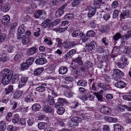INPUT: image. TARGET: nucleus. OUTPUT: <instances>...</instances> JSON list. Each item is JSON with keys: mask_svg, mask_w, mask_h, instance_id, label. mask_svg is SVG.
<instances>
[{"mask_svg": "<svg viewBox=\"0 0 131 131\" xmlns=\"http://www.w3.org/2000/svg\"><path fill=\"white\" fill-rule=\"evenodd\" d=\"M56 22L54 21L52 22L51 20L47 19L44 20L41 24V25L44 28L47 27L48 28H51L54 26V24Z\"/></svg>", "mask_w": 131, "mask_h": 131, "instance_id": "obj_1", "label": "nucleus"}, {"mask_svg": "<svg viewBox=\"0 0 131 131\" xmlns=\"http://www.w3.org/2000/svg\"><path fill=\"white\" fill-rule=\"evenodd\" d=\"M87 9L89 11L88 14V17H91L95 15L96 10L95 8L91 6H88Z\"/></svg>", "mask_w": 131, "mask_h": 131, "instance_id": "obj_2", "label": "nucleus"}, {"mask_svg": "<svg viewBox=\"0 0 131 131\" xmlns=\"http://www.w3.org/2000/svg\"><path fill=\"white\" fill-rule=\"evenodd\" d=\"M100 110L101 113L105 115L109 114L111 112V109L109 107L104 105H103Z\"/></svg>", "mask_w": 131, "mask_h": 131, "instance_id": "obj_3", "label": "nucleus"}, {"mask_svg": "<svg viewBox=\"0 0 131 131\" xmlns=\"http://www.w3.org/2000/svg\"><path fill=\"white\" fill-rule=\"evenodd\" d=\"M12 76H3L2 79V83L4 85L8 84L10 82Z\"/></svg>", "mask_w": 131, "mask_h": 131, "instance_id": "obj_4", "label": "nucleus"}, {"mask_svg": "<svg viewBox=\"0 0 131 131\" xmlns=\"http://www.w3.org/2000/svg\"><path fill=\"white\" fill-rule=\"evenodd\" d=\"M38 85L40 86L38 87L35 89L36 91L39 92H42L46 90V87L45 86L46 84L45 83H39Z\"/></svg>", "mask_w": 131, "mask_h": 131, "instance_id": "obj_5", "label": "nucleus"}, {"mask_svg": "<svg viewBox=\"0 0 131 131\" xmlns=\"http://www.w3.org/2000/svg\"><path fill=\"white\" fill-rule=\"evenodd\" d=\"M13 73L12 71H10L7 68H5L2 70L0 73V75L3 76H13Z\"/></svg>", "mask_w": 131, "mask_h": 131, "instance_id": "obj_6", "label": "nucleus"}, {"mask_svg": "<svg viewBox=\"0 0 131 131\" xmlns=\"http://www.w3.org/2000/svg\"><path fill=\"white\" fill-rule=\"evenodd\" d=\"M58 103L55 104V107L56 108H58V106H62L64 103H67V101L65 99L62 98H59L58 99Z\"/></svg>", "mask_w": 131, "mask_h": 131, "instance_id": "obj_7", "label": "nucleus"}, {"mask_svg": "<svg viewBox=\"0 0 131 131\" xmlns=\"http://www.w3.org/2000/svg\"><path fill=\"white\" fill-rule=\"evenodd\" d=\"M38 51V49L35 46H34L29 49L27 51V53L28 55L31 56L37 53Z\"/></svg>", "mask_w": 131, "mask_h": 131, "instance_id": "obj_8", "label": "nucleus"}, {"mask_svg": "<svg viewBox=\"0 0 131 131\" xmlns=\"http://www.w3.org/2000/svg\"><path fill=\"white\" fill-rule=\"evenodd\" d=\"M10 17L9 15L7 14L3 16L1 19V22L5 25L8 24L10 22Z\"/></svg>", "mask_w": 131, "mask_h": 131, "instance_id": "obj_9", "label": "nucleus"}, {"mask_svg": "<svg viewBox=\"0 0 131 131\" xmlns=\"http://www.w3.org/2000/svg\"><path fill=\"white\" fill-rule=\"evenodd\" d=\"M47 60L43 58H37L35 61V63L38 65H43L45 64Z\"/></svg>", "mask_w": 131, "mask_h": 131, "instance_id": "obj_10", "label": "nucleus"}, {"mask_svg": "<svg viewBox=\"0 0 131 131\" xmlns=\"http://www.w3.org/2000/svg\"><path fill=\"white\" fill-rule=\"evenodd\" d=\"M71 121L75 124L73 125L74 126H77L78 125V124L82 121L81 118L78 116H75L71 119Z\"/></svg>", "mask_w": 131, "mask_h": 131, "instance_id": "obj_11", "label": "nucleus"}, {"mask_svg": "<svg viewBox=\"0 0 131 131\" xmlns=\"http://www.w3.org/2000/svg\"><path fill=\"white\" fill-rule=\"evenodd\" d=\"M76 51L75 49H72L70 50L64 56L66 59H68L72 57L76 53Z\"/></svg>", "mask_w": 131, "mask_h": 131, "instance_id": "obj_12", "label": "nucleus"}, {"mask_svg": "<svg viewBox=\"0 0 131 131\" xmlns=\"http://www.w3.org/2000/svg\"><path fill=\"white\" fill-rule=\"evenodd\" d=\"M115 86L119 88H122L125 87L126 85V83L122 81H120L115 84Z\"/></svg>", "mask_w": 131, "mask_h": 131, "instance_id": "obj_13", "label": "nucleus"}, {"mask_svg": "<svg viewBox=\"0 0 131 131\" xmlns=\"http://www.w3.org/2000/svg\"><path fill=\"white\" fill-rule=\"evenodd\" d=\"M73 61L74 62L77 63L80 66H83V64L82 60V58L79 56L77 58L73 60Z\"/></svg>", "mask_w": 131, "mask_h": 131, "instance_id": "obj_14", "label": "nucleus"}, {"mask_svg": "<svg viewBox=\"0 0 131 131\" xmlns=\"http://www.w3.org/2000/svg\"><path fill=\"white\" fill-rule=\"evenodd\" d=\"M113 72L114 73L117 77H122L124 75V73L118 69L114 70Z\"/></svg>", "mask_w": 131, "mask_h": 131, "instance_id": "obj_15", "label": "nucleus"}, {"mask_svg": "<svg viewBox=\"0 0 131 131\" xmlns=\"http://www.w3.org/2000/svg\"><path fill=\"white\" fill-rule=\"evenodd\" d=\"M129 12L127 10L123 11L121 14V18L123 19L127 18L129 15Z\"/></svg>", "mask_w": 131, "mask_h": 131, "instance_id": "obj_16", "label": "nucleus"}, {"mask_svg": "<svg viewBox=\"0 0 131 131\" xmlns=\"http://www.w3.org/2000/svg\"><path fill=\"white\" fill-rule=\"evenodd\" d=\"M43 13L41 10H36L34 16L36 18H40V16L41 15H42Z\"/></svg>", "mask_w": 131, "mask_h": 131, "instance_id": "obj_17", "label": "nucleus"}, {"mask_svg": "<svg viewBox=\"0 0 131 131\" xmlns=\"http://www.w3.org/2000/svg\"><path fill=\"white\" fill-rule=\"evenodd\" d=\"M106 122H116L117 121L116 119L110 116H106L104 118Z\"/></svg>", "mask_w": 131, "mask_h": 131, "instance_id": "obj_18", "label": "nucleus"}, {"mask_svg": "<svg viewBox=\"0 0 131 131\" xmlns=\"http://www.w3.org/2000/svg\"><path fill=\"white\" fill-rule=\"evenodd\" d=\"M68 68L66 67H60L58 71L60 74H63L66 73L68 71Z\"/></svg>", "mask_w": 131, "mask_h": 131, "instance_id": "obj_19", "label": "nucleus"}, {"mask_svg": "<svg viewBox=\"0 0 131 131\" xmlns=\"http://www.w3.org/2000/svg\"><path fill=\"white\" fill-rule=\"evenodd\" d=\"M43 70L44 68L43 67L38 68L35 70L34 74L35 75H38L42 73Z\"/></svg>", "mask_w": 131, "mask_h": 131, "instance_id": "obj_20", "label": "nucleus"}, {"mask_svg": "<svg viewBox=\"0 0 131 131\" xmlns=\"http://www.w3.org/2000/svg\"><path fill=\"white\" fill-rule=\"evenodd\" d=\"M6 124L5 122L3 121H0V131H4L6 129Z\"/></svg>", "mask_w": 131, "mask_h": 131, "instance_id": "obj_21", "label": "nucleus"}, {"mask_svg": "<svg viewBox=\"0 0 131 131\" xmlns=\"http://www.w3.org/2000/svg\"><path fill=\"white\" fill-rule=\"evenodd\" d=\"M96 45L95 42L94 41H91L89 45L88 46V49L89 50H91L96 48Z\"/></svg>", "mask_w": 131, "mask_h": 131, "instance_id": "obj_22", "label": "nucleus"}, {"mask_svg": "<svg viewBox=\"0 0 131 131\" xmlns=\"http://www.w3.org/2000/svg\"><path fill=\"white\" fill-rule=\"evenodd\" d=\"M41 108L40 105L39 104L35 103L32 106V110L34 111H39Z\"/></svg>", "mask_w": 131, "mask_h": 131, "instance_id": "obj_23", "label": "nucleus"}, {"mask_svg": "<svg viewBox=\"0 0 131 131\" xmlns=\"http://www.w3.org/2000/svg\"><path fill=\"white\" fill-rule=\"evenodd\" d=\"M123 127L119 124H115L114 125V129L115 131H122Z\"/></svg>", "mask_w": 131, "mask_h": 131, "instance_id": "obj_24", "label": "nucleus"}, {"mask_svg": "<svg viewBox=\"0 0 131 131\" xmlns=\"http://www.w3.org/2000/svg\"><path fill=\"white\" fill-rule=\"evenodd\" d=\"M19 80V77L18 74H15L13 76L12 80V82L13 83L17 82Z\"/></svg>", "mask_w": 131, "mask_h": 131, "instance_id": "obj_25", "label": "nucleus"}, {"mask_svg": "<svg viewBox=\"0 0 131 131\" xmlns=\"http://www.w3.org/2000/svg\"><path fill=\"white\" fill-rule=\"evenodd\" d=\"M101 0H94L93 4L96 8H98L100 7Z\"/></svg>", "mask_w": 131, "mask_h": 131, "instance_id": "obj_26", "label": "nucleus"}, {"mask_svg": "<svg viewBox=\"0 0 131 131\" xmlns=\"http://www.w3.org/2000/svg\"><path fill=\"white\" fill-rule=\"evenodd\" d=\"M19 115L16 114L14 115V117L12 119V122L14 124L17 123L19 121Z\"/></svg>", "mask_w": 131, "mask_h": 131, "instance_id": "obj_27", "label": "nucleus"}, {"mask_svg": "<svg viewBox=\"0 0 131 131\" xmlns=\"http://www.w3.org/2000/svg\"><path fill=\"white\" fill-rule=\"evenodd\" d=\"M82 31L80 29H78L74 30L72 34V36L73 37H76L80 35Z\"/></svg>", "mask_w": 131, "mask_h": 131, "instance_id": "obj_28", "label": "nucleus"}, {"mask_svg": "<svg viewBox=\"0 0 131 131\" xmlns=\"http://www.w3.org/2000/svg\"><path fill=\"white\" fill-rule=\"evenodd\" d=\"M23 57V54L21 53L16 54L14 58V60L16 61L20 60Z\"/></svg>", "mask_w": 131, "mask_h": 131, "instance_id": "obj_29", "label": "nucleus"}, {"mask_svg": "<svg viewBox=\"0 0 131 131\" xmlns=\"http://www.w3.org/2000/svg\"><path fill=\"white\" fill-rule=\"evenodd\" d=\"M23 93V92L21 91L16 92L14 94L13 97L15 99H17L19 98Z\"/></svg>", "mask_w": 131, "mask_h": 131, "instance_id": "obj_30", "label": "nucleus"}, {"mask_svg": "<svg viewBox=\"0 0 131 131\" xmlns=\"http://www.w3.org/2000/svg\"><path fill=\"white\" fill-rule=\"evenodd\" d=\"M24 27V26L23 24H22L19 26L17 30L18 33L20 34H23L25 31Z\"/></svg>", "mask_w": 131, "mask_h": 131, "instance_id": "obj_31", "label": "nucleus"}, {"mask_svg": "<svg viewBox=\"0 0 131 131\" xmlns=\"http://www.w3.org/2000/svg\"><path fill=\"white\" fill-rule=\"evenodd\" d=\"M77 84L78 85L82 86H86L87 84L86 81L83 80L78 81L77 82Z\"/></svg>", "mask_w": 131, "mask_h": 131, "instance_id": "obj_32", "label": "nucleus"}, {"mask_svg": "<svg viewBox=\"0 0 131 131\" xmlns=\"http://www.w3.org/2000/svg\"><path fill=\"white\" fill-rule=\"evenodd\" d=\"M24 101L27 103L30 102L31 101H34V100L31 98L29 95H28L25 97L24 99Z\"/></svg>", "mask_w": 131, "mask_h": 131, "instance_id": "obj_33", "label": "nucleus"}, {"mask_svg": "<svg viewBox=\"0 0 131 131\" xmlns=\"http://www.w3.org/2000/svg\"><path fill=\"white\" fill-rule=\"evenodd\" d=\"M44 41L46 44L49 46L50 47H51V48H52V46L53 45L52 44H54V43L51 40L46 38L45 39Z\"/></svg>", "mask_w": 131, "mask_h": 131, "instance_id": "obj_34", "label": "nucleus"}, {"mask_svg": "<svg viewBox=\"0 0 131 131\" xmlns=\"http://www.w3.org/2000/svg\"><path fill=\"white\" fill-rule=\"evenodd\" d=\"M10 6L9 5H6L1 8L2 11L4 12H6L10 9Z\"/></svg>", "mask_w": 131, "mask_h": 131, "instance_id": "obj_35", "label": "nucleus"}, {"mask_svg": "<svg viewBox=\"0 0 131 131\" xmlns=\"http://www.w3.org/2000/svg\"><path fill=\"white\" fill-rule=\"evenodd\" d=\"M5 36V34L4 33H2L0 29V44L4 40Z\"/></svg>", "mask_w": 131, "mask_h": 131, "instance_id": "obj_36", "label": "nucleus"}, {"mask_svg": "<svg viewBox=\"0 0 131 131\" xmlns=\"http://www.w3.org/2000/svg\"><path fill=\"white\" fill-rule=\"evenodd\" d=\"M29 68V64L26 62H23L21 65V69L22 71H24L27 69Z\"/></svg>", "mask_w": 131, "mask_h": 131, "instance_id": "obj_37", "label": "nucleus"}, {"mask_svg": "<svg viewBox=\"0 0 131 131\" xmlns=\"http://www.w3.org/2000/svg\"><path fill=\"white\" fill-rule=\"evenodd\" d=\"M96 33L92 30H90L88 31L86 33V36L88 37H94Z\"/></svg>", "mask_w": 131, "mask_h": 131, "instance_id": "obj_38", "label": "nucleus"}, {"mask_svg": "<svg viewBox=\"0 0 131 131\" xmlns=\"http://www.w3.org/2000/svg\"><path fill=\"white\" fill-rule=\"evenodd\" d=\"M75 94L71 91H67L64 93V95L66 97L71 98Z\"/></svg>", "mask_w": 131, "mask_h": 131, "instance_id": "obj_39", "label": "nucleus"}, {"mask_svg": "<svg viewBox=\"0 0 131 131\" xmlns=\"http://www.w3.org/2000/svg\"><path fill=\"white\" fill-rule=\"evenodd\" d=\"M121 37V35L119 33H117L115 34L113 36V39L115 41H117Z\"/></svg>", "mask_w": 131, "mask_h": 131, "instance_id": "obj_40", "label": "nucleus"}, {"mask_svg": "<svg viewBox=\"0 0 131 131\" xmlns=\"http://www.w3.org/2000/svg\"><path fill=\"white\" fill-rule=\"evenodd\" d=\"M80 105V104L78 102L74 101L72 102L71 107L72 108L77 109Z\"/></svg>", "mask_w": 131, "mask_h": 131, "instance_id": "obj_41", "label": "nucleus"}, {"mask_svg": "<svg viewBox=\"0 0 131 131\" xmlns=\"http://www.w3.org/2000/svg\"><path fill=\"white\" fill-rule=\"evenodd\" d=\"M18 25V23L15 22L12 24L10 26V32H12L13 30L16 29V27Z\"/></svg>", "mask_w": 131, "mask_h": 131, "instance_id": "obj_42", "label": "nucleus"}, {"mask_svg": "<svg viewBox=\"0 0 131 131\" xmlns=\"http://www.w3.org/2000/svg\"><path fill=\"white\" fill-rule=\"evenodd\" d=\"M74 16L73 14L72 13L67 14L64 16V18L66 20H70Z\"/></svg>", "mask_w": 131, "mask_h": 131, "instance_id": "obj_43", "label": "nucleus"}, {"mask_svg": "<svg viewBox=\"0 0 131 131\" xmlns=\"http://www.w3.org/2000/svg\"><path fill=\"white\" fill-rule=\"evenodd\" d=\"M59 107L57 111V113L59 115L63 114L65 112V109L63 107Z\"/></svg>", "mask_w": 131, "mask_h": 131, "instance_id": "obj_44", "label": "nucleus"}, {"mask_svg": "<svg viewBox=\"0 0 131 131\" xmlns=\"http://www.w3.org/2000/svg\"><path fill=\"white\" fill-rule=\"evenodd\" d=\"M128 95H125L123 97V99L125 100L128 101H131V92L128 94Z\"/></svg>", "mask_w": 131, "mask_h": 131, "instance_id": "obj_45", "label": "nucleus"}, {"mask_svg": "<svg viewBox=\"0 0 131 131\" xmlns=\"http://www.w3.org/2000/svg\"><path fill=\"white\" fill-rule=\"evenodd\" d=\"M44 110L45 112L47 113H51L52 111V109L51 107L48 106H45Z\"/></svg>", "mask_w": 131, "mask_h": 131, "instance_id": "obj_46", "label": "nucleus"}, {"mask_svg": "<svg viewBox=\"0 0 131 131\" xmlns=\"http://www.w3.org/2000/svg\"><path fill=\"white\" fill-rule=\"evenodd\" d=\"M13 89V86L11 85L9 86L8 89H6L5 90L6 91V93L7 94H8L12 92Z\"/></svg>", "mask_w": 131, "mask_h": 131, "instance_id": "obj_47", "label": "nucleus"}, {"mask_svg": "<svg viewBox=\"0 0 131 131\" xmlns=\"http://www.w3.org/2000/svg\"><path fill=\"white\" fill-rule=\"evenodd\" d=\"M64 47L67 49H69L71 48L70 41H68L65 42Z\"/></svg>", "mask_w": 131, "mask_h": 131, "instance_id": "obj_48", "label": "nucleus"}, {"mask_svg": "<svg viewBox=\"0 0 131 131\" xmlns=\"http://www.w3.org/2000/svg\"><path fill=\"white\" fill-rule=\"evenodd\" d=\"M46 123L45 122H40L38 123V127L39 128L41 129H43L45 127V125L46 124Z\"/></svg>", "mask_w": 131, "mask_h": 131, "instance_id": "obj_49", "label": "nucleus"}, {"mask_svg": "<svg viewBox=\"0 0 131 131\" xmlns=\"http://www.w3.org/2000/svg\"><path fill=\"white\" fill-rule=\"evenodd\" d=\"M34 61V59L33 57H31L27 60L26 62L28 63L29 65H31Z\"/></svg>", "mask_w": 131, "mask_h": 131, "instance_id": "obj_50", "label": "nucleus"}, {"mask_svg": "<svg viewBox=\"0 0 131 131\" xmlns=\"http://www.w3.org/2000/svg\"><path fill=\"white\" fill-rule=\"evenodd\" d=\"M95 95L97 98V100L99 102H102L103 101V97L102 96L101 94L99 93H96Z\"/></svg>", "mask_w": 131, "mask_h": 131, "instance_id": "obj_51", "label": "nucleus"}, {"mask_svg": "<svg viewBox=\"0 0 131 131\" xmlns=\"http://www.w3.org/2000/svg\"><path fill=\"white\" fill-rule=\"evenodd\" d=\"M5 48L6 49L7 51L9 52H12L13 50L14 47L12 45H10L8 47V46L6 45L5 46Z\"/></svg>", "mask_w": 131, "mask_h": 131, "instance_id": "obj_52", "label": "nucleus"}, {"mask_svg": "<svg viewBox=\"0 0 131 131\" xmlns=\"http://www.w3.org/2000/svg\"><path fill=\"white\" fill-rule=\"evenodd\" d=\"M34 123V119L32 118H29L27 121V123L29 126L32 125Z\"/></svg>", "mask_w": 131, "mask_h": 131, "instance_id": "obj_53", "label": "nucleus"}, {"mask_svg": "<svg viewBox=\"0 0 131 131\" xmlns=\"http://www.w3.org/2000/svg\"><path fill=\"white\" fill-rule=\"evenodd\" d=\"M48 103L50 105H54L55 102L53 98L52 97H49L48 100Z\"/></svg>", "mask_w": 131, "mask_h": 131, "instance_id": "obj_54", "label": "nucleus"}, {"mask_svg": "<svg viewBox=\"0 0 131 131\" xmlns=\"http://www.w3.org/2000/svg\"><path fill=\"white\" fill-rule=\"evenodd\" d=\"M22 43L26 45L30 42V40L29 38L26 37L23 39L22 41Z\"/></svg>", "mask_w": 131, "mask_h": 131, "instance_id": "obj_55", "label": "nucleus"}, {"mask_svg": "<svg viewBox=\"0 0 131 131\" xmlns=\"http://www.w3.org/2000/svg\"><path fill=\"white\" fill-rule=\"evenodd\" d=\"M97 86L100 88L104 89H107V87L106 85L103 84V83H99L97 84Z\"/></svg>", "mask_w": 131, "mask_h": 131, "instance_id": "obj_56", "label": "nucleus"}, {"mask_svg": "<svg viewBox=\"0 0 131 131\" xmlns=\"http://www.w3.org/2000/svg\"><path fill=\"white\" fill-rule=\"evenodd\" d=\"M40 28H37L36 31L34 32V36L36 37L39 36L40 35Z\"/></svg>", "mask_w": 131, "mask_h": 131, "instance_id": "obj_57", "label": "nucleus"}, {"mask_svg": "<svg viewBox=\"0 0 131 131\" xmlns=\"http://www.w3.org/2000/svg\"><path fill=\"white\" fill-rule=\"evenodd\" d=\"M118 11L117 9H115L113 13V18H116L118 16Z\"/></svg>", "mask_w": 131, "mask_h": 131, "instance_id": "obj_58", "label": "nucleus"}, {"mask_svg": "<svg viewBox=\"0 0 131 131\" xmlns=\"http://www.w3.org/2000/svg\"><path fill=\"white\" fill-rule=\"evenodd\" d=\"M111 16L108 14H104L103 16V19L106 20H108L110 18Z\"/></svg>", "mask_w": 131, "mask_h": 131, "instance_id": "obj_59", "label": "nucleus"}, {"mask_svg": "<svg viewBox=\"0 0 131 131\" xmlns=\"http://www.w3.org/2000/svg\"><path fill=\"white\" fill-rule=\"evenodd\" d=\"M23 34L18 33L17 35V38L19 40H21L25 37V35H23Z\"/></svg>", "mask_w": 131, "mask_h": 131, "instance_id": "obj_60", "label": "nucleus"}, {"mask_svg": "<svg viewBox=\"0 0 131 131\" xmlns=\"http://www.w3.org/2000/svg\"><path fill=\"white\" fill-rule=\"evenodd\" d=\"M58 38L55 39L54 40V44H53V45H54V47H52V48L53 49H54L56 47H58L57 46L58 45Z\"/></svg>", "mask_w": 131, "mask_h": 131, "instance_id": "obj_61", "label": "nucleus"}, {"mask_svg": "<svg viewBox=\"0 0 131 131\" xmlns=\"http://www.w3.org/2000/svg\"><path fill=\"white\" fill-rule=\"evenodd\" d=\"M118 3L117 1H114L112 4V7L114 8L117 7L118 6Z\"/></svg>", "mask_w": 131, "mask_h": 131, "instance_id": "obj_62", "label": "nucleus"}, {"mask_svg": "<svg viewBox=\"0 0 131 131\" xmlns=\"http://www.w3.org/2000/svg\"><path fill=\"white\" fill-rule=\"evenodd\" d=\"M7 129L9 131H14V127L12 125H9L7 126Z\"/></svg>", "mask_w": 131, "mask_h": 131, "instance_id": "obj_63", "label": "nucleus"}, {"mask_svg": "<svg viewBox=\"0 0 131 131\" xmlns=\"http://www.w3.org/2000/svg\"><path fill=\"white\" fill-rule=\"evenodd\" d=\"M93 66V64L92 63L90 62H88L86 63L85 65L86 67L87 68H89Z\"/></svg>", "mask_w": 131, "mask_h": 131, "instance_id": "obj_64", "label": "nucleus"}]
</instances>
